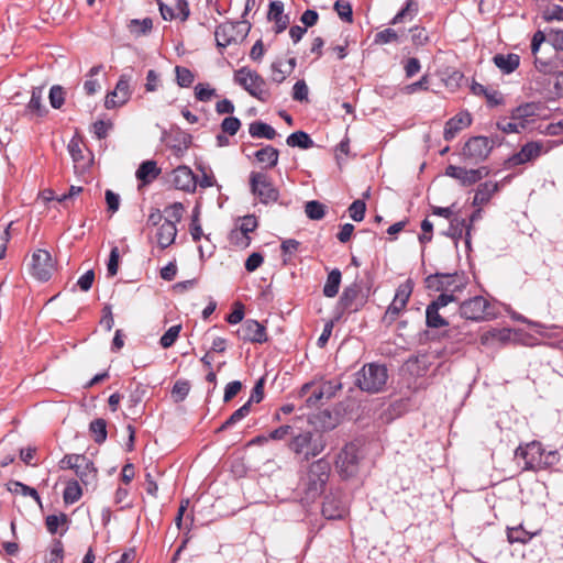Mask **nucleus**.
<instances>
[{
	"label": "nucleus",
	"mask_w": 563,
	"mask_h": 563,
	"mask_svg": "<svg viewBox=\"0 0 563 563\" xmlns=\"http://www.w3.org/2000/svg\"><path fill=\"white\" fill-rule=\"evenodd\" d=\"M330 471V463L325 459H319L308 465L298 483L302 501L312 503L323 494Z\"/></svg>",
	"instance_id": "1"
},
{
	"label": "nucleus",
	"mask_w": 563,
	"mask_h": 563,
	"mask_svg": "<svg viewBox=\"0 0 563 563\" xmlns=\"http://www.w3.org/2000/svg\"><path fill=\"white\" fill-rule=\"evenodd\" d=\"M530 52L539 73L549 74L558 68V53L543 30H538L533 34L530 43Z\"/></svg>",
	"instance_id": "2"
},
{
	"label": "nucleus",
	"mask_w": 563,
	"mask_h": 563,
	"mask_svg": "<svg viewBox=\"0 0 563 563\" xmlns=\"http://www.w3.org/2000/svg\"><path fill=\"white\" fill-rule=\"evenodd\" d=\"M327 446L324 437L319 432L303 431L292 437L289 449L301 461H309L321 454Z\"/></svg>",
	"instance_id": "3"
},
{
	"label": "nucleus",
	"mask_w": 563,
	"mask_h": 563,
	"mask_svg": "<svg viewBox=\"0 0 563 563\" xmlns=\"http://www.w3.org/2000/svg\"><path fill=\"white\" fill-rule=\"evenodd\" d=\"M249 187L254 198L265 206L279 199V190L266 170H252L249 175Z\"/></svg>",
	"instance_id": "4"
},
{
	"label": "nucleus",
	"mask_w": 563,
	"mask_h": 563,
	"mask_svg": "<svg viewBox=\"0 0 563 563\" xmlns=\"http://www.w3.org/2000/svg\"><path fill=\"white\" fill-rule=\"evenodd\" d=\"M234 81L261 102H267L272 97L266 80L256 70L249 67L235 70Z\"/></svg>",
	"instance_id": "5"
},
{
	"label": "nucleus",
	"mask_w": 563,
	"mask_h": 563,
	"mask_svg": "<svg viewBox=\"0 0 563 563\" xmlns=\"http://www.w3.org/2000/svg\"><path fill=\"white\" fill-rule=\"evenodd\" d=\"M388 379V372L385 365L377 363L365 364L356 373V385L361 390L376 394L384 389Z\"/></svg>",
	"instance_id": "6"
},
{
	"label": "nucleus",
	"mask_w": 563,
	"mask_h": 563,
	"mask_svg": "<svg viewBox=\"0 0 563 563\" xmlns=\"http://www.w3.org/2000/svg\"><path fill=\"white\" fill-rule=\"evenodd\" d=\"M426 282L428 288L434 289L437 291H443L435 300L430 303L434 305L437 309L440 310L441 308L455 300L454 295L448 294V291H454L459 288L457 285H454L456 282V275L435 274L433 276H429Z\"/></svg>",
	"instance_id": "7"
},
{
	"label": "nucleus",
	"mask_w": 563,
	"mask_h": 563,
	"mask_svg": "<svg viewBox=\"0 0 563 563\" xmlns=\"http://www.w3.org/2000/svg\"><path fill=\"white\" fill-rule=\"evenodd\" d=\"M249 27L244 26L242 22H224L220 24L214 32L217 46L225 48L238 41L243 40L246 36Z\"/></svg>",
	"instance_id": "8"
},
{
	"label": "nucleus",
	"mask_w": 563,
	"mask_h": 563,
	"mask_svg": "<svg viewBox=\"0 0 563 563\" xmlns=\"http://www.w3.org/2000/svg\"><path fill=\"white\" fill-rule=\"evenodd\" d=\"M560 461L556 450L545 451L539 441H530V471L543 470Z\"/></svg>",
	"instance_id": "9"
},
{
	"label": "nucleus",
	"mask_w": 563,
	"mask_h": 563,
	"mask_svg": "<svg viewBox=\"0 0 563 563\" xmlns=\"http://www.w3.org/2000/svg\"><path fill=\"white\" fill-rule=\"evenodd\" d=\"M357 448L353 443L346 444L338 454L335 468L344 478L353 476L357 471Z\"/></svg>",
	"instance_id": "10"
},
{
	"label": "nucleus",
	"mask_w": 563,
	"mask_h": 563,
	"mask_svg": "<svg viewBox=\"0 0 563 563\" xmlns=\"http://www.w3.org/2000/svg\"><path fill=\"white\" fill-rule=\"evenodd\" d=\"M54 264L51 254L45 250H36L32 254L31 274L41 282L51 278Z\"/></svg>",
	"instance_id": "11"
},
{
	"label": "nucleus",
	"mask_w": 563,
	"mask_h": 563,
	"mask_svg": "<svg viewBox=\"0 0 563 563\" xmlns=\"http://www.w3.org/2000/svg\"><path fill=\"white\" fill-rule=\"evenodd\" d=\"M528 125V103L516 108L509 118L497 122L498 129L505 133H520Z\"/></svg>",
	"instance_id": "12"
},
{
	"label": "nucleus",
	"mask_w": 563,
	"mask_h": 563,
	"mask_svg": "<svg viewBox=\"0 0 563 563\" xmlns=\"http://www.w3.org/2000/svg\"><path fill=\"white\" fill-rule=\"evenodd\" d=\"M445 175L456 179L462 186H472L488 175L486 167L476 169H466L455 165H449L445 168Z\"/></svg>",
	"instance_id": "13"
},
{
	"label": "nucleus",
	"mask_w": 563,
	"mask_h": 563,
	"mask_svg": "<svg viewBox=\"0 0 563 563\" xmlns=\"http://www.w3.org/2000/svg\"><path fill=\"white\" fill-rule=\"evenodd\" d=\"M492 151V142L486 136L471 137L463 147V155L471 162L484 161Z\"/></svg>",
	"instance_id": "14"
},
{
	"label": "nucleus",
	"mask_w": 563,
	"mask_h": 563,
	"mask_svg": "<svg viewBox=\"0 0 563 563\" xmlns=\"http://www.w3.org/2000/svg\"><path fill=\"white\" fill-rule=\"evenodd\" d=\"M238 336L252 343H264L267 341L266 328L256 320L247 319L236 331Z\"/></svg>",
	"instance_id": "15"
},
{
	"label": "nucleus",
	"mask_w": 563,
	"mask_h": 563,
	"mask_svg": "<svg viewBox=\"0 0 563 563\" xmlns=\"http://www.w3.org/2000/svg\"><path fill=\"white\" fill-rule=\"evenodd\" d=\"M130 79L126 75H122L117 82V86L113 91L108 93L104 101V107L107 109H112L115 107H121L130 99Z\"/></svg>",
	"instance_id": "16"
},
{
	"label": "nucleus",
	"mask_w": 563,
	"mask_h": 563,
	"mask_svg": "<svg viewBox=\"0 0 563 563\" xmlns=\"http://www.w3.org/2000/svg\"><path fill=\"white\" fill-rule=\"evenodd\" d=\"M486 309L487 300L482 296H475L461 303L460 313L467 320L478 321L484 319Z\"/></svg>",
	"instance_id": "17"
},
{
	"label": "nucleus",
	"mask_w": 563,
	"mask_h": 563,
	"mask_svg": "<svg viewBox=\"0 0 563 563\" xmlns=\"http://www.w3.org/2000/svg\"><path fill=\"white\" fill-rule=\"evenodd\" d=\"M543 81L536 79L537 84L542 86V91L551 99L563 98V71L558 68L553 73L543 74Z\"/></svg>",
	"instance_id": "18"
},
{
	"label": "nucleus",
	"mask_w": 563,
	"mask_h": 563,
	"mask_svg": "<svg viewBox=\"0 0 563 563\" xmlns=\"http://www.w3.org/2000/svg\"><path fill=\"white\" fill-rule=\"evenodd\" d=\"M172 183L179 190L194 192L198 180L189 167L178 166L172 173Z\"/></svg>",
	"instance_id": "19"
},
{
	"label": "nucleus",
	"mask_w": 563,
	"mask_h": 563,
	"mask_svg": "<svg viewBox=\"0 0 563 563\" xmlns=\"http://www.w3.org/2000/svg\"><path fill=\"white\" fill-rule=\"evenodd\" d=\"M472 123V118L468 112H459L451 118L444 126L443 137L445 141H452L460 131L466 129Z\"/></svg>",
	"instance_id": "20"
},
{
	"label": "nucleus",
	"mask_w": 563,
	"mask_h": 563,
	"mask_svg": "<svg viewBox=\"0 0 563 563\" xmlns=\"http://www.w3.org/2000/svg\"><path fill=\"white\" fill-rule=\"evenodd\" d=\"M47 113V109L43 104V89L41 87H33L31 91V99L27 102L24 115L33 118H42Z\"/></svg>",
	"instance_id": "21"
},
{
	"label": "nucleus",
	"mask_w": 563,
	"mask_h": 563,
	"mask_svg": "<svg viewBox=\"0 0 563 563\" xmlns=\"http://www.w3.org/2000/svg\"><path fill=\"white\" fill-rule=\"evenodd\" d=\"M73 471L85 485L93 483L97 478V470L93 463L82 454Z\"/></svg>",
	"instance_id": "22"
},
{
	"label": "nucleus",
	"mask_w": 563,
	"mask_h": 563,
	"mask_svg": "<svg viewBox=\"0 0 563 563\" xmlns=\"http://www.w3.org/2000/svg\"><path fill=\"white\" fill-rule=\"evenodd\" d=\"M269 21L275 22V33L284 32L289 24V16L284 14V3L282 1H272L267 13Z\"/></svg>",
	"instance_id": "23"
},
{
	"label": "nucleus",
	"mask_w": 563,
	"mask_h": 563,
	"mask_svg": "<svg viewBox=\"0 0 563 563\" xmlns=\"http://www.w3.org/2000/svg\"><path fill=\"white\" fill-rule=\"evenodd\" d=\"M177 228L172 220H164L157 230L156 239L161 249L170 246L176 239Z\"/></svg>",
	"instance_id": "24"
},
{
	"label": "nucleus",
	"mask_w": 563,
	"mask_h": 563,
	"mask_svg": "<svg viewBox=\"0 0 563 563\" xmlns=\"http://www.w3.org/2000/svg\"><path fill=\"white\" fill-rule=\"evenodd\" d=\"M358 296L360 287L357 285L346 287L340 297L339 307L342 310L357 311L362 305L357 302Z\"/></svg>",
	"instance_id": "25"
},
{
	"label": "nucleus",
	"mask_w": 563,
	"mask_h": 563,
	"mask_svg": "<svg viewBox=\"0 0 563 563\" xmlns=\"http://www.w3.org/2000/svg\"><path fill=\"white\" fill-rule=\"evenodd\" d=\"M254 157L260 164L264 165L263 170L272 169L278 163L279 151L272 145H266L256 151Z\"/></svg>",
	"instance_id": "26"
},
{
	"label": "nucleus",
	"mask_w": 563,
	"mask_h": 563,
	"mask_svg": "<svg viewBox=\"0 0 563 563\" xmlns=\"http://www.w3.org/2000/svg\"><path fill=\"white\" fill-rule=\"evenodd\" d=\"M493 62L504 74H510L516 70L520 64V57L517 54H496Z\"/></svg>",
	"instance_id": "27"
},
{
	"label": "nucleus",
	"mask_w": 563,
	"mask_h": 563,
	"mask_svg": "<svg viewBox=\"0 0 563 563\" xmlns=\"http://www.w3.org/2000/svg\"><path fill=\"white\" fill-rule=\"evenodd\" d=\"M345 507L333 497H327L322 505V515L327 519H341L345 516Z\"/></svg>",
	"instance_id": "28"
},
{
	"label": "nucleus",
	"mask_w": 563,
	"mask_h": 563,
	"mask_svg": "<svg viewBox=\"0 0 563 563\" xmlns=\"http://www.w3.org/2000/svg\"><path fill=\"white\" fill-rule=\"evenodd\" d=\"M249 133L255 139L274 140L277 136L276 130L263 121L252 122L249 125Z\"/></svg>",
	"instance_id": "29"
},
{
	"label": "nucleus",
	"mask_w": 563,
	"mask_h": 563,
	"mask_svg": "<svg viewBox=\"0 0 563 563\" xmlns=\"http://www.w3.org/2000/svg\"><path fill=\"white\" fill-rule=\"evenodd\" d=\"M159 173L161 170L157 168L156 162L145 161L137 168L136 178L143 184H150L159 175Z\"/></svg>",
	"instance_id": "30"
},
{
	"label": "nucleus",
	"mask_w": 563,
	"mask_h": 563,
	"mask_svg": "<svg viewBox=\"0 0 563 563\" xmlns=\"http://www.w3.org/2000/svg\"><path fill=\"white\" fill-rule=\"evenodd\" d=\"M498 190L497 183L486 181L481 184L476 190V194L473 199L474 206H482L486 203L490 197Z\"/></svg>",
	"instance_id": "31"
},
{
	"label": "nucleus",
	"mask_w": 563,
	"mask_h": 563,
	"mask_svg": "<svg viewBox=\"0 0 563 563\" xmlns=\"http://www.w3.org/2000/svg\"><path fill=\"white\" fill-rule=\"evenodd\" d=\"M471 90L476 96H484L490 107L500 104L503 102V96L498 91L489 90L482 84L473 82Z\"/></svg>",
	"instance_id": "32"
},
{
	"label": "nucleus",
	"mask_w": 563,
	"mask_h": 563,
	"mask_svg": "<svg viewBox=\"0 0 563 563\" xmlns=\"http://www.w3.org/2000/svg\"><path fill=\"white\" fill-rule=\"evenodd\" d=\"M341 284V272L338 268L331 271L323 286V295L333 298L338 295Z\"/></svg>",
	"instance_id": "33"
},
{
	"label": "nucleus",
	"mask_w": 563,
	"mask_h": 563,
	"mask_svg": "<svg viewBox=\"0 0 563 563\" xmlns=\"http://www.w3.org/2000/svg\"><path fill=\"white\" fill-rule=\"evenodd\" d=\"M286 143L290 147H299L302 150L310 148L314 145L309 134L303 131H297L288 135Z\"/></svg>",
	"instance_id": "34"
},
{
	"label": "nucleus",
	"mask_w": 563,
	"mask_h": 563,
	"mask_svg": "<svg viewBox=\"0 0 563 563\" xmlns=\"http://www.w3.org/2000/svg\"><path fill=\"white\" fill-rule=\"evenodd\" d=\"M153 27L152 19L145 18L142 20L133 19L129 22L128 29L130 33L136 37L146 35Z\"/></svg>",
	"instance_id": "35"
},
{
	"label": "nucleus",
	"mask_w": 563,
	"mask_h": 563,
	"mask_svg": "<svg viewBox=\"0 0 563 563\" xmlns=\"http://www.w3.org/2000/svg\"><path fill=\"white\" fill-rule=\"evenodd\" d=\"M7 489L11 493H14V494H21L23 496H30L32 497L40 506H41V497L40 495L37 494V492L21 483V482H18V481H11L7 484Z\"/></svg>",
	"instance_id": "36"
},
{
	"label": "nucleus",
	"mask_w": 563,
	"mask_h": 563,
	"mask_svg": "<svg viewBox=\"0 0 563 563\" xmlns=\"http://www.w3.org/2000/svg\"><path fill=\"white\" fill-rule=\"evenodd\" d=\"M290 68L285 67V63L280 59H276L271 65V79L273 82L282 84L290 76Z\"/></svg>",
	"instance_id": "37"
},
{
	"label": "nucleus",
	"mask_w": 563,
	"mask_h": 563,
	"mask_svg": "<svg viewBox=\"0 0 563 563\" xmlns=\"http://www.w3.org/2000/svg\"><path fill=\"white\" fill-rule=\"evenodd\" d=\"M426 323L429 328H442L448 325V322L439 313V309L434 305H428L426 310Z\"/></svg>",
	"instance_id": "38"
},
{
	"label": "nucleus",
	"mask_w": 563,
	"mask_h": 563,
	"mask_svg": "<svg viewBox=\"0 0 563 563\" xmlns=\"http://www.w3.org/2000/svg\"><path fill=\"white\" fill-rule=\"evenodd\" d=\"M82 495L81 487L77 481H69L66 484L63 498L65 504L71 505L80 499Z\"/></svg>",
	"instance_id": "39"
},
{
	"label": "nucleus",
	"mask_w": 563,
	"mask_h": 563,
	"mask_svg": "<svg viewBox=\"0 0 563 563\" xmlns=\"http://www.w3.org/2000/svg\"><path fill=\"white\" fill-rule=\"evenodd\" d=\"M251 411L250 401H246L242 407L236 409L218 429V432L223 431L231 426L235 424L236 422L244 419Z\"/></svg>",
	"instance_id": "40"
},
{
	"label": "nucleus",
	"mask_w": 563,
	"mask_h": 563,
	"mask_svg": "<svg viewBox=\"0 0 563 563\" xmlns=\"http://www.w3.org/2000/svg\"><path fill=\"white\" fill-rule=\"evenodd\" d=\"M68 152L75 163V167L84 168L89 163V159L85 158L82 148L77 140L73 139L69 142Z\"/></svg>",
	"instance_id": "41"
},
{
	"label": "nucleus",
	"mask_w": 563,
	"mask_h": 563,
	"mask_svg": "<svg viewBox=\"0 0 563 563\" xmlns=\"http://www.w3.org/2000/svg\"><path fill=\"white\" fill-rule=\"evenodd\" d=\"M89 430L96 443H103L107 439V422L104 419H95L90 422Z\"/></svg>",
	"instance_id": "42"
},
{
	"label": "nucleus",
	"mask_w": 563,
	"mask_h": 563,
	"mask_svg": "<svg viewBox=\"0 0 563 563\" xmlns=\"http://www.w3.org/2000/svg\"><path fill=\"white\" fill-rule=\"evenodd\" d=\"M507 537L508 541L512 545L518 544L523 547L528 538V531L523 528L522 525H519L517 527L508 528Z\"/></svg>",
	"instance_id": "43"
},
{
	"label": "nucleus",
	"mask_w": 563,
	"mask_h": 563,
	"mask_svg": "<svg viewBox=\"0 0 563 563\" xmlns=\"http://www.w3.org/2000/svg\"><path fill=\"white\" fill-rule=\"evenodd\" d=\"M418 10V5L413 0H408L406 7L401 9L390 21V24L396 25L405 21L406 18L413 19L415 13Z\"/></svg>",
	"instance_id": "44"
},
{
	"label": "nucleus",
	"mask_w": 563,
	"mask_h": 563,
	"mask_svg": "<svg viewBox=\"0 0 563 563\" xmlns=\"http://www.w3.org/2000/svg\"><path fill=\"white\" fill-rule=\"evenodd\" d=\"M305 212L311 220H321L325 214V206L317 200H311L306 203Z\"/></svg>",
	"instance_id": "45"
},
{
	"label": "nucleus",
	"mask_w": 563,
	"mask_h": 563,
	"mask_svg": "<svg viewBox=\"0 0 563 563\" xmlns=\"http://www.w3.org/2000/svg\"><path fill=\"white\" fill-rule=\"evenodd\" d=\"M64 545L60 540H54L45 563H63Z\"/></svg>",
	"instance_id": "46"
},
{
	"label": "nucleus",
	"mask_w": 563,
	"mask_h": 563,
	"mask_svg": "<svg viewBox=\"0 0 563 563\" xmlns=\"http://www.w3.org/2000/svg\"><path fill=\"white\" fill-rule=\"evenodd\" d=\"M190 384L188 380H177L173 386L172 397L174 398L175 402H180L188 396Z\"/></svg>",
	"instance_id": "47"
},
{
	"label": "nucleus",
	"mask_w": 563,
	"mask_h": 563,
	"mask_svg": "<svg viewBox=\"0 0 563 563\" xmlns=\"http://www.w3.org/2000/svg\"><path fill=\"white\" fill-rule=\"evenodd\" d=\"M229 241L235 247L246 249L251 244V236H246L235 227L229 234Z\"/></svg>",
	"instance_id": "48"
},
{
	"label": "nucleus",
	"mask_w": 563,
	"mask_h": 563,
	"mask_svg": "<svg viewBox=\"0 0 563 563\" xmlns=\"http://www.w3.org/2000/svg\"><path fill=\"white\" fill-rule=\"evenodd\" d=\"M529 125H530V132L533 130H540V131H544L547 134H550V135L558 134L560 132V130L562 129L561 122H559L558 124L547 123L545 125H543L537 119H530Z\"/></svg>",
	"instance_id": "49"
},
{
	"label": "nucleus",
	"mask_w": 563,
	"mask_h": 563,
	"mask_svg": "<svg viewBox=\"0 0 563 563\" xmlns=\"http://www.w3.org/2000/svg\"><path fill=\"white\" fill-rule=\"evenodd\" d=\"M181 330L180 324L170 327L161 338L159 343L164 349L170 347L179 336Z\"/></svg>",
	"instance_id": "50"
},
{
	"label": "nucleus",
	"mask_w": 563,
	"mask_h": 563,
	"mask_svg": "<svg viewBox=\"0 0 563 563\" xmlns=\"http://www.w3.org/2000/svg\"><path fill=\"white\" fill-rule=\"evenodd\" d=\"M68 518L66 514L49 515L45 519L46 528L49 533L54 534L57 532L59 526L66 525Z\"/></svg>",
	"instance_id": "51"
},
{
	"label": "nucleus",
	"mask_w": 563,
	"mask_h": 563,
	"mask_svg": "<svg viewBox=\"0 0 563 563\" xmlns=\"http://www.w3.org/2000/svg\"><path fill=\"white\" fill-rule=\"evenodd\" d=\"M176 80L180 87H189L195 79L192 71L186 67L176 66Z\"/></svg>",
	"instance_id": "52"
},
{
	"label": "nucleus",
	"mask_w": 563,
	"mask_h": 563,
	"mask_svg": "<svg viewBox=\"0 0 563 563\" xmlns=\"http://www.w3.org/2000/svg\"><path fill=\"white\" fill-rule=\"evenodd\" d=\"M413 289L412 282L410 279L406 280L404 284L399 285L396 289V294L394 300L400 301L402 303H408L409 298L411 296Z\"/></svg>",
	"instance_id": "53"
},
{
	"label": "nucleus",
	"mask_w": 563,
	"mask_h": 563,
	"mask_svg": "<svg viewBox=\"0 0 563 563\" xmlns=\"http://www.w3.org/2000/svg\"><path fill=\"white\" fill-rule=\"evenodd\" d=\"M49 103L54 109H59L65 102V91L62 86L55 85L49 90Z\"/></svg>",
	"instance_id": "54"
},
{
	"label": "nucleus",
	"mask_w": 563,
	"mask_h": 563,
	"mask_svg": "<svg viewBox=\"0 0 563 563\" xmlns=\"http://www.w3.org/2000/svg\"><path fill=\"white\" fill-rule=\"evenodd\" d=\"M257 227V218L253 214H249L240 219V224L236 228L246 236H250V233L254 232Z\"/></svg>",
	"instance_id": "55"
},
{
	"label": "nucleus",
	"mask_w": 563,
	"mask_h": 563,
	"mask_svg": "<svg viewBox=\"0 0 563 563\" xmlns=\"http://www.w3.org/2000/svg\"><path fill=\"white\" fill-rule=\"evenodd\" d=\"M543 32H545V35L548 36L549 41L554 46L555 52H563V30H554L551 27H547L543 30Z\"/></svg>",
	"instance_id": "56"
},
{
	"label": "nucleus",
	"mask_w": 563,
	"mask_h": 563,
	"mask_svg": "<svg viewBox=\"0 0 563 563\" xmlns=\"http://www.w3.org/2000/svg\"><path fill=\"white\" fill-rule=\"evenodd\" d=\"M334 10L338 15L345 22H352V7L350 2L344 0H336L334 3Z\"/></svg>",
	"instance_id": "57"
},
{
	"label": "nucleus",
	"mask_w": 563,
	"mask_h": 563,
	"mask_svg": "<svg viewBox=\"0 0 563 563\" xmlns=\"http://www.w3.org/2000/svg\"><path fill=\"white\" fill-rule=\"evenodd\" d=\"M199 214H200L199 208L196 207L192 211L191 223H190V234L195 242H198L201 239V236L203 235L202 228L199 222Z\"/></svg>",
	"instance_id": "58"
},
{
	"label": "nucleus",
	"mask_w": 563,
	"mask_h": 563,
	"mask_svg": "<svg viewBox=\"0 0 563 563\" xmlns=\"http://www.w3.org/2000/svg\"><path fill=\"white\" fill-rule=\"evenodd\" d=\"M399 35L393 29H385L378 33H376L374 42L376 44H388L393 42H398Z\"/></svg>",
	"instance_id": "59"
},
{
	"label": "nucleus",
	"mask_w": 563,
	"mask_h": 563,
	"mask_svg": "<svg viewBox=\"0 0 563 563\" xmlns=\"http://www.w3.org/2000/svg\"><path fill=\"white\" fill-rule=\"evenodd\" d=\"M366 211V205L363 200H355L352 202V205L349 207V213L350 217L356 221L360 222L364 219Z\"/></svg>",
	"instance_id": "60"
},
{
	"label": "nucleus",
	"mask_w": 563,
	"mask_h": 563,
	"mask_svg": "<svg viewBox=\"0 0 563 563\" xmlns=\"http://www.w3.org/2000/svg\"><path fill=\"white\" fill-rule=\"evenodd\" d=\"M406 303H402L400 301H396L393 299L391 303L388 306L386 312H385V320H388V322H394L399 314L404 311L406 308Z\"/></svg>",
	"instance_id": "61"
},
{
	"label": "nucleus",
	"mask_w": 563,
	"mask_h": 563,
	"mask_svg": "<svg viewBox=\"0 0 563 563\" xmlns=\"http://www.w3.org/2000/svg\"><path fill=\"white\" fill-rule=\"evenodd\" d=\"M241 128V121L235 117H228L221 123V130L229 135H235Z\"/></svg>",
	"instance_id": "62"
},
{
	"label": "nucleus",
	"mask_w": 563,
	"mask_h": 563,
	"mask_svg": "<svg viewBox=\"0 0 563 563\" xmlns=\"http://www.w3.org/2000/svg\"><path fill=\"white\" fill-rule=\"evenodd\" d=\"M429 88V76L423 75L418 81L409 84L404 87V92L412 95L419 90H428Z\"/></svg>",
	"instance_id": "63"
},
{
	"label": "nucleus",
	"mask_w": 563,
	"mask_h": 563,
	"mask_svg": "<svg viewBox=\"0 0 563 563\" xmlns=\"http://www.w3.org/2000/svg\"><path fill=\"white\" fill-rule=\"evenodd\" d=\"M184 206L181 202H174L165 209L168 218L166 220L174 221V224L179 222L183 218Z\"/></svg>",
	"instance_id": "64"
}]
</instances>
